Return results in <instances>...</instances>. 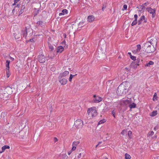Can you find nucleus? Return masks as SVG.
Returning <instances> with one entry per match:
<instances>
[{"mask_svg":"<svg viewBox=\"0 0 159 159\" xmlns=\"http://www.w3.org/2000/svg\"><path fill=\"white\" fill-rule=\"evenodd\" d=\"M130 85L129 82H123L117 88L116 92L118 95L122 96L125 94L130 89Z\"/></svg>","mask_w":159,"mask_h":159,"instance_id":"nucleus-1","label":"nucleus"},{"mask_svg":"<svg viewBox=\"0 0 159 159\" xmlns=\"http://www.w3.org/2000/svg\"><path fill=\"white\" fill-rule=\"evenodd\" d=\"M142 48L145 52L150 53L154 52L156 50V47L151 44L149 42H146L143 44Z\"/></svg>","mask_w":159,"mask_h":159,"instance_id":"nucleus-2","label":"nucleus"},{"mask_svg":"<svg viewBox=\"0 0 159 159\" xmlns=\"http://www.w3.org/2000/svg\"><path fill=\"white\" fill-rule=\"evenodd\" d=\"M97 111L95 107L89 108L87 111V113L90 117H93L96 115Z\"/></svg>","mask_w":159,"mask_h":159,"instance_id":"nucleus-3","label":"nucleus"},{"mask_svg":"<svg viewBox=\"0 0 159 159\" xmlns=\"http://www.w3.org/2000/svg\"><path fill=\"white\" fill-rule=\"evenodd\" d=\"M147 42H149L151 44L156 47L157 43V39L155 37H150L147 39Z\"/></svg>","mask_w":159,"mask_h":159,"instance_id":"nucleus-4","label":"nucleus"},{"mask_svg":"<svg viewBox=\"0 0 159 159\" xmlns=\"http://www.w3.org/2000/svg\"><path fill=\"white\" fill-rule=\"evenodd\" d=\"M12 88L10 87H7L4 89H0V92L2 93L5 92L9 95L12 93Z\"/></svg>","mask_w":159,"mask_h":159,"instance_id":"nucleus-5","label":"nucleus"},{"mask_svg":"<svg viewBox=\"0 0 159 159\" xmlns=\"http://www.w3.org/2000/svg\"><path fill=\"white\" fill-rule=\"evenodd\" d=\"M83 121L80 119L77 120L75 122L74 125L77 129L82 127L83 125Z\"/></svg>","mask_w":159,"mask_h":159,"instance_id":"nucleus-6","label":"nucleus"},{"mask_svg":"<svg viewBox=\"0 0 159 159\" xmlns=\"http://www.w3.org/2000/svg\"><path fill=\"white\" fill-rule=\"evenodd\" d=\"M0 98L3 100H7L9 98V95L5 92H0Z\"/></svg>","mask_w":159,"mask_h":159,"instance_id":"nucleus-7","label":"nucleus"},{"mask_svg":"<svg viewBox=\"0 0 159 159\" xmlns=\"http://www.w3.org/2000/svg\"><path fill=\"white\" fill-rule=\"evenodd\" d=\"M94 99L93 100V102L94 103H98L101 102L102 100V98L98 96H96V95L93 96Z\"/></svg>","mask_w":159,"mask_h":159,"instance_id":"nucleus-8","label":"nucleus"},{"mask_svg":"<svg viewBox=\"0 0 159 159\" xmlns=\"http://www.w3.org/2000/svg\"><path fill=\"white\" fill-rule=\"evenodd\" d=\"M38 60L40 62L43 63L45 61L46 58L44 55H40L38 57Z\"/></svg>","mask_w":159,"mask_h":159,"instance_id":"nucleus-9","label":"nucleus"},{"mask_svg":"<svg viewBox=\"0 0 159 159\" xmlns=\"http://www.w3.org/2000/svg\"><path fill=\"white\" fill-rule=\"evenodd\" d=\"M58 79L60 83L62 85H65L66 84L67 82V80H66L65 78L62 77H61V78H60V77H59Z\"/></svg>","mask_w":159,"mask_h":159,"instance_id":"nucleus-10","label":"nucleus"},{"mask_svg":"<svg viewBox=\"0 0 159 159\" xmlns=\"http://www.w3.org/2000/svg\"><path fill=\"white\" fill-rule=\"evenodd\" d=\"M147 10L149 13L152 14V17H154L155 16L156 11L155 9H152L151 7H149L147 8Z\"/></svg>","mask_w":159,"mask_h":159,"instance_id":"nucleus-11","label":"nucleus"},{"mask_svg":"<svg viewBox=\"0 0 159 159\" xmlns=\"http://www.w3.org/2000/svg\"><path fill=\"white\" fill-rule=\"evenodd\" d=\"M69 74V72L68 71H66L62 73H60L59 77L60 78H61V77L63 78V77H65L68 75Z\"/></svg>","mask_w":159,"mask_h":159,"instance_id":"nucleus-12","label":"nucleus"},{"mask_svg":"<svg viewBox=\"0 0 159 159\" xmlns=\"http://www.w3.org/2000/svg\"><path fill=\"white\" fill-rule=\"evenodd\" d=\"M94 17L93 15L89 16L87 18L88 21L89 22H92L94 20Z\"/></svg>","mask_w":159,"mask_h":159,"instance_id":"nucleus-13","label":"nucleus"},{"mask_svg":"<svg viewBox=\"0 0 159 159\" xmlns=\"http://www.w3.org/2000/svg\"><path fill=\"white\" fill-rule=\"evenodd\" d=\"M64 48L61 46H59L58 47L57 52V53H61L64 50Z\"/></svg>","mask_w":159,"mask_h":159,"instance_id":"nucleus-14","label":"nucleus"},{"mask_svg":"<svg viewBox=\"0 0 159 159\" xmlns=\"http://www.w3.org/2000/svg\"><path fill=\"white\" fill-rule=\"evenodd\" d=\"M9 148H10L9 146L8 145H4V146H3L2 147V151H0V154L2 152H4L6 149H9Z\"/></svg>","mask_w":159,"mask_h":159,"instance_id":"nucleus-15","label":"nucleus"},{"mask_svg":"<svg viewBox=\"0 0 159 159\" xmlns=\"http://www.w3.org/2000/svg\"><path fill=\"white\" fill-rule=\"evenodd\" d=\"M154 149H157L159 148V142H157L154 143L152 145Z\"/></svg>","mask_w":159,"mask_h":159,"instance_id":"nucleus-16","label":"nucleus"},{"mask_svg":"<svg viewBox=\"0 0 159 159\" xmlns=\"http://www.w3.org/2000/svg\"><path fill=\"white\" fill-rule=\"evenodd\" d=\"M68 11L66 9H64L61 11V12L59 13L60 16L64 15L67 13Z\"/></svg>","mask_w":159,"mask_h":159,"instance_id":"nucleus-17","label":"nucleus"},{"mask_svg":"<svg viewBox=\"0 0 159 159\" xmlns=\"http://www.w3.org/2000/svg\"><path fill=\"white\" fill-rule=\"evenodd\" d=\"M20 5H17L12 10V13L13 15H14L15 13V11L16 10V11L17 10H18V8L20 7Z\"/></svg>","mask_w":159,"mask_h":159,"instance_id":"nucleus-18","label":"nucleus"},{"mask_svg":"<svg viewBox=\"0 0 159 159\" xmlns=\"http://www.w3.org/2000/svg\"><path fill=\"white\" fill-rule=\"evenodd\" d=\"M18 130L17 128H15L13 130H12L11 131V133L12 134H17L18 133L20 132L18 131L17 130Z\"/></svg>","mask_w":159,"mask_h":159,"instance_id":"nucleus-19","label":"nucleus"},{"mask_svg":"<svg viewBox=\"0 0 159 159\" xmlns=\"http://www.w3.org/2000/svg\"><path fill=\"white\" fill-rule=\"evenodd\" d=\"M36 24L42 27L44 26V23L42 21H38L37 22Z\"/></svg>","mask_w":159,"mask_h":159,"instance_id":"nucleus-20","label":"nucleus"},{"mask_svg":"<svg viewBox=\"0 0 159 159\" xmlns=\"http://www.w3.org/2000/svg\"><path fill=\"white\" fill-rule=\"evenodd\" d=\"M10 61L9 60H7L6 61V70H9L10 68L9 64Z\"/></svg>","mask_w":159,"mask_h":159,"instance_id":"nucleus-21","label":"nucleus"},{"mask_svg":"<svg viewBox=\"0 0 159 159\" xmlns=\"http://www.w3.org/2000/svg\"><path fill=\"white\" fill-rule=\"evenodd\" d=\"M6 114L5 112H2L1 115V118L5 120L6 118Z\"/></svg>","mask_w":159,"mask_h":159,"instance_id":"nucleus-22","label":"nucleus"},{"mask_svg":"<svg viewBox=\"0 0 159 159\" xmlns=\"http://www.w3.org/2000/svg\"><path fill=\"white\" fill-rule=\"evenodd\" d=\"M154 63L152 61H150L148 63H146L145 65L146 67H149L151 65H153Z\"/></svg>","mask_w":159,"mask_h":159,"instance_id":"nucleus-23","label":"nucleus"},{"mask_svg":"<svg viewBox=\"0 0 159 159\" xmlns=\"http://www.w3.org/2000/svg\"><path fill=\"white\" fill-rule=\"evenodd\" d=\"M136 104L134 103H133L132 104H130L129 105V107L130 109L134 108L136 107Z\"/></svg>","mask_w":159,"mask_h":159,"instance_id":"nucleus-24","label":"nucleus"},{"mask_svg":"<svg viewBox=\"0 0 159 159\" xmlns=\"http://www.w3.org/2000/svg\"><path fill=\"white\" fill-rule=\"evenodd\" d=\"M6 73L7 77L9 78L11 74L9 70H6Z\"/></svg>","mask_w":159,"mask_h":159,"instance_id":"nucleus-25","label":"nucleus"},{"mask_svg":"<svg viewBox=\"0 0 159 159\" xmlns=\"http://www.w3.org/2000/svg\"><path fill=\"white\" fill-rule=\"evenodd\" d=\"M25 8V7L24 6H23L20 10L19 12V15L21 14L23 12Z\"/></svg>","mask_w":159,"mask_h":159,"instance_id":"nucleus-26","label":"nucleus"},{"mask_svg":"<svg viewBox=\"0 0 159 159\" xmlns=\"http://www.w3.org/2000/svg\"><path fill=\"white\" fill-rule=\"evenodd\" d=\"M137 48L136 52H139L141 49V46L140 44H138L137 45Z\"/></svg>","mask_w":159,"mask_h":159,"instance_id":"nucleus-27","label":"nucleus"},{"mask_svg":"<svg viewBox=\"0 0 159 159\" xmlns=\"http://www.w3.org/2000/svg\"><path fill=\"white\" fill-rule=\"evenodd\" d=\"M140 21H142L143 20H144V22H147L146 20H145V16H142L139 19Z\"/></svg>","mask_w":159,"mask_h":159,"instance_id":"nucleus-28","label":"nucleus"},{"mask_svg":"<svg viewBox=\"0 0 159 159\" xmlns=\"http://www.w3.org/2000/svg\"><path fill=\"white\" fill-rule=\"evenodd\" d=\"M27 30L26 27H25V31L23 32V34L24 37H26L27 36Z\"/></svg>","mask_w":159,"mask_h":159,"instance_id":"nucleus-29","label":"nucleus"},{"mask_svg":"<svg viewBox=\"0 0 159 159\" xmlns=\"http://www.w3.org/2000/svg\"><path fill=\"white\" fill-rule=\"evenodd\" d=\"M157 114V111H154L152 112V115H151L150 116H154L156 115Z\"/></svg>","mask_w":159,"mask_h":159,"instance_id":"nucleus-30","label":"nucleus"},{"mask_svg":"<svg viewBox=\"0 0 159 159\" xmlns=\"http://www.w3.org/2000/svg\"><path fill=\"white\" fill-rule=\"evenodd\" d=\"M125 159H130L131 158V156L127 153L125 154Z\"/></svg>","mask_w":159,"mask_h":159,"instance_id":"nucleus-31","label":"nucleus"},{"mask_svg":"<svg viewBox=\"0 0 159 159\" xmlns=\"http://www.w3.org/2000/svg\"><path fill=\"white\" fill-rule=\"evenodd\" d=\"M105 122H106V120L105 119H103V120H102L99 121V122L98 123V125L101 124L102 123H104Z\"/></svg>","mask_w":159,"mask_h":159,"instance_id":"nucleus-32","label":"nucleus"},{"mask_svg":"<svg viewBox=\"0 0 159 159\" xmlns=\"http://www.w3.org/2000/svg\"><path fill=\"white\" fill-rule=\"evenodd\" d=\"M61 157L62 158V159H67L68 157L65 154H62Z\"/></svg>","mask_w":159,"mask_h":159,"instance_id":"nucleus-33","label":"nucleus"},{"mask_svg":"<svg viewBox=\"0 0 159 159\" xmlns=\"http://www.w3.org/2000/svg\"><path fill=\"white\" fill-rule=\"evenodd\" d=\"M48 47L51 50L50 51V52H52V50L54 49V48L52 46L51 44H48Z\"/></svg>","mask_w":159,"mask_h":159,"instance_id":"nucleus-34","label":"nucleus"},{"mask_svg":"<svg viewBox=\"0 0 159 159\" xmlns=\"http://www.w3.org/2000/svg\"><path fill=\"white\" fill-rule=\"evenodd\" d=\"M79 143H80L79 141H74L72 145L76 146Z\"/></svg>","mask_w":159,"mask_h":159,"instance_id":"nucleus-35","label":"nucleus"},{"mask_svg":"<svg viewBox=\"0 0 159 159\" xmlns=\"http://www.w3.org/2000/svg\"><path fill=\"white\" fill-rule=\"evenodd\" d=\"M77 75V74H76V75H73L72 74H70V77H69V81H70L71 82V80H72V79L73 77H74L75 75Z\"/></svg>","mask_w":159,"mask_h":159,"instance_id":"nucleus-36","label":"nucleus"},{"mask_svg":"<svg viewBox=\"0 0 159 159\" xmlns=\"http://www.w3.org/2000/svg\"><path fill=\"white\" fill-rule=\"evenodd\" d=\"M137 20H134L131 24L132 26H134L136 25L137 23Z\"/></svg>","mask_w":159,"mask_h":159,"instance_id":"nucleus-37","label":"nucleus"},{"mask_svg":"<svg viewBox=\"0 0 159 159\" xmlns=\"http://www.w3.org/2000/svg\"><path fill=\"white\" fill-rule=\"evenodd\" d=\"M32 69L34 71H37V66H36L33 65Z\"/></svg>","mask_w":159,"mask_h":159,"instance_id":"nucleus-38","label":"nucleus"},{"mask_svg":"<svg viewBox=\"0 0 159 159\" xmlns=\"http://www.w3.org/2000/svg\"><path fill=\"white\" fill-rule=\"evenodd\" d=\"M157 98V93H155L153 95V101H155V99H156Z\"/></svg>","mask_w":159,"mask_h":159,"instance_id":"nucleus-39","label":"nucleus"},{"mask_svg":"<svg viewBox=\"0 0 159 159\" xmlns=\"http://www.w3.org/2000/svg\"><path fill=\"white\" fill-rule=\"evenodd\" d=\"M47 126H48L49 127H50L52 126V124L51 122H49L47 123Z\"/></svg>","mask_w":159,"mask_h":159,"instance_id":"nucleus-40","label":"nucleus"},{"mask_svg":"<svg viewBox=\"0 0 159 159\" xmlns=\"http://www.w3.org/2000/svg\"><path fill=\"white\" fill-rule=\"evenodd\" d=\"M132 134V132L130 131H129L128 132V135L129 137V138H130L131 135Z\"/></svg>","mask_w":159,"mask_h":159,"instance_id":"nucleus-41","label":"nucleus"},{"mask_svg":"<svg viewBox=\"0 0 159 159\" xmlns=\"http://www.w3.org/2000/svg\"><path fill=\"white\" fill-rule=\"evenodd\" d=\"M126 133V131L125 129L123 130L121 132V134L123 135L125 134V133Z\"/></svg>","mask_w":159,"mask_h":159,"instance_id":"nucleus-42","label":"nucleus"},{"mask_svg":"<svg viewBox=\"0 0 159 159\" xmlns=\"http://www.w3.org/2000/svg\"><path fill=\"white\" fill-rule=\"evenodd\" d=\"M154 134V132L153 131H152L150 133V134L149 133L148 134V135L149 137H150V136Z\"/></svg>","mask_w":159,"mask_h":159,"instance_id":"nucleus-43","label":"nucleus"},{"mask_svg":"<svg viewBox=\"0 0 159 159\" xmlns=\"http://www.w3.org/2000/svg\"><path fill=\"white\" fill-rule=\"evenodd\" d=\"M104 69L105 70V71H107V70H109L110 69V68L109 67L107 66L106 67H105L104 68Z\"/></svg>","mask_w":159,"mask_h":159,"instance_id":"nucleus-44","label":"nucleus"},{"mask_svg":"<svg viewBox=\"0 0 159 159\" xmlns=\"http://www.w3.org/2000/svg\"><path fill=\"white\" fill-rule=\"evenodd\" d=\"M130 58L134 61H135L136 60V57H135L132 56V55H131Z\"/></svg>","mask_w":159,"mask_h":159,"instance_id":"nucleus-45","label":"nucleus"},{"mask_svg":"<svg viewBox=\"0 0 159 159\" xmlns=\"http://www.w3.org/2000/svg\"><path fill=\"white\" fill-rule=\"evenodd\" d=\"M139 59H137V61L136 62V65L137 66L139 65Z\"/></svg>","mask_w":159,"mask_h":159,"instance_id":"nucleus-46","label":"nucleus"},{"mask_svg":"<svg viewBox=\"0 0 159 159\" xmlns=\"http://www.w3.org/2000/svg\"><path fill=\"white\" fill-rule=\"evenodd\" d=\"M20 1V0H14V4H12V5L13 6L15 5L16 3H17L18 2H19Z\"/></svg>","mask_w":159,"mask_h":159,"instance_id":"nucleus-47","label":"nucleus"},{"mask_svg":"<svg viewBox=\"0 0 159 159\" xmlns=\"http://www.w3.org/2000/svg\"><path fill=\"white\" fill-rule=\"evenodd\" d=\"M76 149V147L75 146H73V147L71 149V150L72 151H74Z\"/></svg>","mask_w":159,"mask_h":159,"instance_id":"nucleus-48","label":"nucleus"},{"mask_svg":"<svg viewBox=\"0 0 159 159\" xmlns=\"http://www.w3.org/2000/svg\"><path fill=\"white\" fill-rule=\"evenodd\" d=\"M17 35H16L15 36V37L16 39H18L19 38H20V35L19 34H18V36H17Z\"/></svg>","mask_w":159,"mask_h":159,"instance_id":"nucleus-49","label":"nucleus"},{"mask_svg":"<svg viewBox=\"0 0 159 159\" xmlns=\"http://www.w3.org/2000/svg\"><path fill=\"white\" fill-rule=\"evenodd\" d=\"M127 5H124L123 6V8L125 10H126L127 9Z\"/></svg>","mask_w":159,"mask_h":159,"instance_id":"nucleus-50","label":"nucleus"},{"mask_svg":"<svg viewBox=\"0 0 159 159\" xmlns=\"http://www.w3.org/2000/svg\"><path fill=\"white\" fill-rule=\"evenodd\" d=\"M134 17L135 18V20H137L138 16L137 14H135L134 15Z\"/></svg>","mask_w":159,"mask_h":159,"instance_id":"nucleus-51","label":"nucleus"},{"mask_svg":"<svg viewBox=\"0 0 159 159\" xmlns=\"http://www.w3.org/2000/svg\"><path fill=\"white\" fill-rule=\"evenodd\" d=\"M112 114L113 115V116L115 117V112H114V110H113L112 111Z\"/></svg>","mask_w":159,"mask_h":159,"instance_id":"nucleus-52","label":"nucleus"},{"mask_svg":"<svg viewBox=\"0 0 159 159\" xmlns=\"http://www.w3.org/2000/svg\"><path fill=\"white\" fill-rule=\"evenodd\" d=\"M54 141L55 142H56L57 141L58 139L56 137H54Z\"/></svg>","mask_w":159,"mask_h":159,"instance_id":"nucleus-53","label":"nucleus"},{"mask_svg":"<svg viewBox=\"0 0 159 159\" xmlns=\"http://www.w3.org/2000/svg\"><path fill=\"white\" fill-rule=\"evenodd\" d=\"M9 58L12 61H13L14 60V58L10 56Z\"/></svg>","mask_w":159,"mask_h":159,"instance_id":"nucleus-54","label":"nucleus"},{"mask_svg":"<svg viewBox=\"0 0 159 159\" xmlns=\"http://www.w3.org/2000/svg\"><path fill=\"white\" fill-rule=\"evenodd\" d=\"M49 110H50L51 112H52V108L51 106L49 107Z\"/></svg>","mask_w":159,"mask_h":159,"instance_id":"nucleus-55","label":"nucleus"},{"mask_svg":"<svg viewBox=\"0 0 159 159\" xmlns=\"http://www.w3.org/2000/svg\"><path fill=\"white\" fill-rule=\"evenodd\" d=\"M28 41H30V42H34V39H30Z\"/></svg>","mask_w":159,"mask_h":159,"instance_id":"nucleus-56","label":"nucleus"},{"mask_svg":"<svg viewBox=\"0 0 159 159\" xmlns=\"http://www.w3.org/2000/svg\"><path fill=\"white\" fill-rule=\"evenodd\" d=\"M106 8V7H104V6H103V7H102V11H104L105 8Z\"/></svg>","mask_w":159,"mask_h":159,"instance_id":"nucleus-57","label":"nucleus"},{"mask_svg":"<svg viewBox=\"0 0 159 159\" xmlns=\"http://www.w3.org/2000/svg\"><path fill=\"white\" fill-rule=\"evenodd\" d=\"M81 153H80L79 154V155L78 156V158H80V157H81Z\"/></svg>","mask_w":159,"mask_h":159,"instance_id":"nucleus-58","label":"nucleus"},{"mask_svg":"<svg viewBox=\"0 0 159 159\" xmlns=\"http://www.w3.org/2000/svg\"><path fill=\"white\" fill-rule=\"evenodd\" d=\"M141 22H142V21H140V20H139L138 21V24L140 25L141 23Z\"/></svg>","mask_w":159,"mask_h":159,"instance_id":"nucleus-59","label":"nucleus"},{"mask_svg":"<svg viewBox=\"0 0 159 159\" xmlns=\"http://www.w3.org/2000/svg\"><path fill=\"white\" fill-rule=\"evenodd\" d=\"M71 152H71V151H69L68 152V155H70V154L71 153Z\"/></svg>","mask_w":159,"mask_h":159,"instance_id":"nucleus-60","label":"nucleus"},{"mask_svg":"<svg viewBox=\"0 0 159 159\" xmlns=\"http://www.w3.org/2000/svg\"><path fill=\"white\" fill-rule=\"evenodd\" d=\"M128 54H129L130 55V57H131V55H132L131 54V53L130 52H128Z\"/></svg>","mask_w":159,"mask_h":159,"instance_id":"nucleus-61","label":"nucleus"},{"mask_svg":"<svg viewBox=\"0 0 159 159\" xmlns=\"http://www.w3.org/2000/svg\"><path fill=\"white\" fill-rule=\"evenodd\" d=\"M154 159H159V157H158L156 158H155Z\"/></svg>","mask_w":159,"mask_h":159,"instance_id":"nucleus-62","label":"nucleus"},{"mask_svg":"<svg viewBox=\"0 0 159 159\" xmlns=\"http://www.w3.org/2000/svg\"><path fill=\"white\" fill-rule=\"evenodd\" d=\"M102 143V142H100L98 143V145H99L100 144Z\"/></svg>","mask_w":159,"mask_h":159,"instance_id":"nucleus-63","label":"nucleus"},{"mask_svg":"<svg viewBox=\"0 0 159 159\" xmlns=\"http://www.w3.org/2000/svg\"><path fill=\"white\" fill-rule=\"evenodd\" d=\"M82 24V23L80 22L79 24V25H80L81 24Z\"/></svg>","mask_w":159,"mask_h":159,"instance_id":"nucleus-64","label":"nucleus"}]
</instances>
